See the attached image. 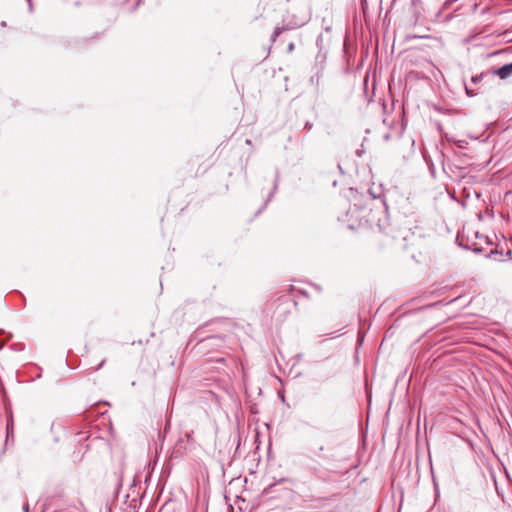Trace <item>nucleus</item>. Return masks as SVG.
Returning <instances> with one entry per match:
<instances>
[{
  "instance_id": "12",
  "label": "nucleus",
  "mask_w": 512,
  "mask_h": 512,
  "mask_svg": "<svg viewBox=\"0 0 512 512\" xmlns=\"http://www.w3.org/2000/svg\"><path fill=\"white\" fill-rule=\"evenodd\" d=\"M105 361H106V360H105V359H103V360L99 363V365L96 367V370H99V369L104 365Z\"/></svg>"
},
{
  "instance_id": "15",
  "label": "nucleus",
  "mask_w": 512,
  "mask_h": 512,
  "mask_svg": "<svg viewBox=\"0 0 512 512\" xmlns=\"http://www.w3.org/2000/svg\"><path fill=\"white\" fill-rule=\"evenodd\" d=\"M505 475H506V477H507L508 481H510V480H511V479H510V475H509V473H508V471H507V469H506V468H505Z\"/></svg>"
},
{
  "instance_id": "4",
  "label": "nucleus",
  "mask_w": 512,
  "mask_h": 512,
  "mask_svg": "<svg viewBox=\"0 0 512 512\" xmlns=\"http://www.w3.org/2000/svg\"><path fill=\"white\" fill-rule=\"evenodd\" d=\"M505 248L503 247L502 243L495 244L494 248H491L489 252L486 253V257L492 258L496 261H504L503 255H504Z\"/></svg>"
},
{
  "instance_id": "10",
  "label": "nucleus",
  "mask_w": 512,
  "mask_h": 512,
  "mask_svg": "<svg viewBox=\"0 0 512 512\" xmlns=\"http://www.w3.org/2000/svg\"><path fill=\"white\" fill-rule=\"evenodd\" d=\"M482 77L483 75L480 74V75H475L471 78V81L474 83V84H477L478 82H480L482 80Z\"/></svg>"
},
{
  "instance_id": "3",
  "label": "nucleus",
  "mask_w": 512,
  "mask_h": 512,
  "mask_svg": "<svg viewBox=\"0 0 512 512\" xmlns=\"http://www.w3.org/2000/svg\"><path fill=\"white\" fill-rule=\"evenodd\" d=\"M326 450L327 448L322 441H313L308 448L309 457L315 460H326L328 459L325 454Z\"/></svg>"
},
{
  "instance_id": "7",
  "label": "nucleus",
  "mask_w": 512,
  "mask_h": 512,
  "mask_svg": "<svg viewBox=\"0 0 512 512\" xmlns=\"http://www.w3.org/2000/svg\"><path fill=\"white\" fill-rule=\"evenodd\" d=\"M503 240H504V243H503V244L506 246V252H505V254H506V256H508V257L510 258V257H511V255H512V249L508 247V240H509V241H512V236H509V238H507V237L503 236Z\"/></svg>"
},
{
  "instance_id": "5",
  "label": "nucleus",
  "mask_w": 512,
  "mask_h": 512,
  "mask_svg": "<svg viewBox=\"0 0 512 512\" xmlns=\"http://www.w3.org/2000/svg\"><path fill=\"white\" fill-rule=\"evenodd\" d=\"M493 74L499 76L501 79H506L512 75V62L505 63L502 67L493 70Z\"/></svg>"
},
{
  "instance_id": "13",
  "label": "nucleus",
  "mask_w": 512,
  "mask_h": 512,
  "mask_svg": "<svg viewBox=\"0 0 512 512\" xmlns=\"http://www.w3.org/2000/svg\"><path fill=\"white\" fill-rule=\"evenodd\" d=\"M305 128L310 130L312 128V124L310 122H306Z\"/></svg>"
},
{
  "instance_id": "11",
  "label": "nucleus",
  "mask_w": 512,
  "mask_h": 512,
  "mask_svg": "<svg viewBox=\"0 0 512 512\" xmlns=\"http://www.w3.org/2000/svg\"><path fill=\"white\" fill-rule=\"evenodd\" d=\"M465 91L468 96H474L476 93L472 88H470L468 85H465Z\"/></svg>"
},
{
  "instance_id": "14",
  "label": "nucleus",
  "mask_w": 512,
  "mask_h": 512,
  "mask_svg": "<svg viewBox=\"0 0 512 512\" xmlns=\"http://www.w3.org/2000/svg\"><path fill=\"white\" fill-rule=\"evenodd\" d=\"M23 510H24V512H29V505H28V504H25V505L23 506Z\"/></svg>"
},
{
  "instance_id": "6",
  "label": "nucleus",
  "mask_w": 512,
  "mask_h": 512,
  "mask_svg": "<svg viewBox=\"0 0 512 512\" xmlns=\"http://www.w3.org/2000/svg\"><path fill=\"white\" fill-rule=\"evenodd\" d=\"M369 194L371 195V197L373 199H378L381 197L382 195V188L381 187H378V188H370L369 189Z\"/></svg>"
},
{
  "instance_id": "2",
  "label": "nucleus",
  "mask_w": 512,
  "mask_h": 512,
  "mask_svg": "<svg viewBox=\"0 0 512 512\" xmlns=\"http://www.w3.org/2000/svg\"><path fill=\"white\" fill-rule=\"evenodd\" d=\"M310 19L309 9L306 1L302 4V11L299 15H293L291 19H289L285 25V27H276L273 34H272V40L275 41V39L286 29H296L299 27H302L305 25Z\"/></svg>"
},
{
  "instance_id": "8",
  "label": "nucleus",
  "mask_w": 512,
  "mask_h": 512,
  "mask_svg": "<svg viewBox=\"0 0 512 512\" xmlns=\"http://www.w3.org/2000/svg\"><path fill=\"white\" fill-rule=\"evenodd\" d=\"M509 49L510 48H506V49L495 51L494 53L491 54V57H497V56H501L503 54H506L509 51Z\"/></svg>"
},
{
  "instance_id": "1",
  "label": "nucleus",
  "mask_w": 512,
  "mask_h": 512,
  "mask_svg": "<svg viewBox=\"0 0 512 512\" xmlns=\"http://www.w3.org/2000/svg\"><path fill=\"white\" fill-rule=\"evenodd\" d=\"M456 242L459 246L467 250H472L475 253L484 252V245H494L491 238L470 229H463V231L457 235Z\"/></svg>"
},
{
  "instance_id": "9",
  "label": "nucleus",
  "mask_w": 512,
  "mask_h": 512,
  "mask_svg": "<svg viewBox=\"0 0 512 512\" xmlns=\"http://www.w3.org/2000/svg\"><path fill=\"white\" fill-rule=\"evenodd\" d=\"M495 488H496L497 494L502 498L503 501H505L504 493L499 488L498 482L496 480H495Z\"/></svg>"
},
{
  "instance_id": "16",
  "label": "nucleus",
  "mask_w": 512,
  "mask_h": 512,
  "mask_svg": "<svg viewBox=\"0 0 512 512\" xmlns=\"http://www.w3.org/2000/svg\"><path fill=\"white\" fill-rule=\"evenodd\" d=\"M27 1H28L30 10H32V2H31V0H27Z\"/></svg>"
}]
</instances>
